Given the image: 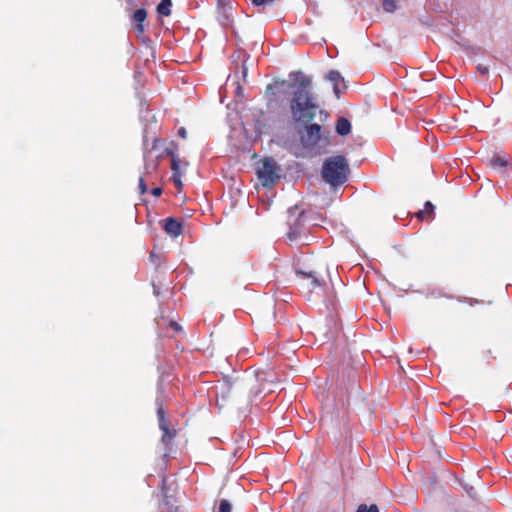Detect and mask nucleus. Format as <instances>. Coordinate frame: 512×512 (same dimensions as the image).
<instances>
[{
  "mask_svg": "<svg viewBox=\"0 0 512 512\" xmlns=\"http://www.w3.org/2000/svg\"><path fill=\"white\" fill-rule=\"evenodd\" d=\"M291 122L298 128H322L329 119L312 91L295 89L288 102Z\"/></svg>",
  "mask_w": 512,
  "mask_h": 512,
  "instance_id": "nucleus-1",
  "label": "nucleus"
},
{
  "mask_svg": "<svg viewBox=\"0 0 512 512\" xmlns=\"http://www.w3.org/2000/svg\"><path fill=\"white\" fill-rule=\"evenodd\" d=\"M301 146L295 151L298 157H313L326 153L335 144L329 135L330 130H299Z\"/></svg>",
  "mask_w": 512,
  "mask_h": 512,
  "instance_id": "nucleus-2",
  "label": "nucleus"
},
{
  "mask_svg": "<svg viewBox=\"0 0 512 512\" xmlns=\"http://www.w3.org/2000/svg\"><path fill=\"white\" fill-rule=\"evenodd\" d=\"M350 173L349 163L342 155L329 157L322 166V178L333 187L343 185Z\"/></svg>",
  "mask_w": 512,
  "mask_h": 512,
  "instance_id": "nucleus-3",
  "label": "nucleus"
},
{
  "mask_svg": "<svg viewBox=\"0 0 512 512\" xmlns=\"http://www.w3.org/2000/svg\"><path fill=\"white\" fill-rule=\"evenodd\" d=\"M162 140L158 137L153 136L151 143L147 135L144 136V174L150 175L154 173L159 165V159L163 156V152H159V145Z\"/></svg>",
  "mask_w": 512,
  "mask_h": 512,
  "instance_id": "nucleus-4",
  "label": "nucleus"
},
{
  "mask_svg": "<svg viewBox=\"0 0 512 512\" xmlns=\"http://www.w3.org/2000/svg\"><path fill=\"white\" fill-rule=\"evenodd\" d=\"M256 172L263 186L273 185L279 179V167L272 158H265L260 161Z\"/></svg>",
  "mask_w": 512,
  "mask_h": 512,
  "instance_id": "nucleus-5",
  "label": "nucleus"
},
{
  "mask_svg": "<svg viewBox=\"0 0 512 512\" xmlns=\"http://www.w3.org/2000/svg\"><path fill=\"white\" fill-rule=\"evenodd\" d=\"M307 218L306 212L302 211L297 215L296 207L289 209V231L287 232V237L290 241H295L305 234Z\"/></svg>",
  "mask_w": 512,
  "mask_h": 512,
  "instance_id": "nucleus-6",
  "label": "nucleus"
},
{
  "mask_svg": "<svg viewBox=\"0 0 512 512\" xmlns=\"http://www.w3.org/2000/svg\"><path fill=\"white\" fill-rule=\"evenodd\" d=\"M325 79L331 83L332 85V88H333V91H334V94L339 97L340 94L342 93L343 89L346 88L345 84H344V79L343 77L340 75L339 72L337 71H329L326 75H325Z\"/></svg>",
  "mask_w": 512,
  "mask_h": 512,
  "instance_id": "nucleus-7",
  "label": "nucleus"
},
{
  "mask_svg": "<svg viewBox=\"0 0 512 512\" xmlns=\"http://www.w3.org/2000/svg\"><path fill=\"white\" fill-rule=\"evenodd\" d=\"M164 153L166 155L171 156V169H172V175H178L182 174V169L186 168L188 163L185 161H182L177 154H175L173 149L166 148L164 150Z\"/></svg>",
  "mask_w": 512,
  "mask_h": 512,
  "instance_id": "nucleus-8",
  "label": "nucleus"
},
{
  "mask_svg": "<svg viewBox=\"0 0 512 512\" xmlns=\"http://www.w3.org/2000/svg\"><path fill=\"white\" fill-rule=\"evenodd\" d=\"M158 418H159V428L163 431L162 440L164 442H170L175 437V431L169 430L168 422L165 419L164 411L160 407L157 411Z\"/></svg>",
  "mask_w": 512,
  "mask_h": 512,
  "instance_id": "nucleus-9",
  "label": "nucleus"
},
{
  "mask_svg": "<svg viewBox=\"0 0 512 512\" xmlns=\"http://www.w3.org/2000/svg\"><path fill=\"white\" fill-rule=\"evenodd\" d=\"M164 230L167 234L177 237L182 233V226L176 219L167 218L164 223Z\"/></svg>",
  "mask_w": 512,
  "mask_h": 512,
  "instance_id": "nucleus-10",
  "label": "nucleus"
},
{
  "mask_svg": "<svg viewBox=\"0 0 512 512\" xmlns=\"http://www.w3.org/2000/svg\"><path fill=\"white\" fill-rule=\"evenodd\" d=\"M230 9H231V7H228V6L219 7L217 5V20L223 26H226L230 23V15H229Z\"/></svg>",
  "mask_w": 512,
  "mask_h": 512,
  "instance_id": "nucleus-11",
  "label": "nucleus"
},
{
  "mask_svg": "<svg viewBox=\"0 0 512 512\" xmlns=\"http://www.w3.org/2000/svg\"><path fill=\"white\" fill-rule=\"evenodd\" d=\"M250 58V55L248 53L244 54V59L242 60V63L239 65L238 71H234V77L237 78L238 73L241 74V79L244 83L247 82V76H248V60Z\"/></svg>",
  "mask_w": 512,
  "mask_h": 512,
  "instance_id": "nucleus-12",
  "label": "nucleus"
},
{
  "mask_svg": "<svg viewBox=\"0 0 512 512\" xmlns=\"http://www.w3.org/2000/svg\"><path fill=\"white\" fill-rule=\"evenodd\" d=\"M146 17L147 13L145 9H138L133 14V19L138 23L136 29L139 33L144 31V26L142 23L145 21Z\"/></svg>",
  "mask_w": 512,
  "mask_h": 512,
  "instance_id": "nucleus-13",
  "label": "nucleus"
},
{
  "mask_svg": "<svg viewBox=\"0 0 512 512\" xmlns=\"http://www.w3.org/2000/svg\"><path fill=\"white\" fill-rule=\"evenodd\" d=\"M433 214H434V205L431 202L427 201L425 203L424 209L418 211L416 213V216L420 220H427V219L432 218Z\"/></svg>",
  "mask_w": 512,
  "mask_h": 512,
  "instance_id": "nucleus-14",
  "label": "nucleus"
},
{
  "mask_svg": "<svg viewBox=\"0 0 512 512\" xmlns=\"http://www.w3.org/2000/svg\"><path fill=\"white\" fill-rule=\"evenodd\" d=\"M297 275L302 277L303 279L310 280L311 289L321 286V282L314 272L307 273L304 271H297Z\"/></svg>",
  "mask_w": 512,
  "mask_h": 512,
  "instance_id": "nucleus-15",
  "label": "nucleus"
},
{
  "mask_svg": "<svg viewBox=\"0 0 512 512\" xmlns=\"http://www.w3.org/2000/svg\"><path fill=\"white\" fill-rule=\"evenodd\" d=\"M251 116L255 119L256 128H261L267 125V115L262 110L251 111Z\"/></svg>",
  "mask_w": 512,
  "mask_h": 512,
  "instance_id": "nucleus-16",
  "label": "nucleus"
},
{
  "mask_svg": "<svg viewBox=\"0 0 512 512\" xmlns=\"http://www.w3.org/2000/svg\"><path fill=\"white\" fill-rule=\"evenodd\" d=\"M298 87L296 89H304L305 91H311L309 88L312 84V79L309 76L302 74L301 72L296 73Z\"/></svg>",
  "mask_w": 512,
  "mask_h": 512,
  "instance_id": "nucleus-17",
  "label": "nucleus"
},
{
  "mask_svg": "<svg viewBox=\"0 0 512 512\" xmlns=\"http://www.w3.org/2000/svg\"><path fill=\"white\" fill-rule=\"evenodd\" d=\"M171 0H161L157 6V12L162 16H169L171 14Z\"/></svg>",
  "mask_w": 512,
  "mask_h": 512,
  "instance_id": "nucleus-18",
  "label": "nucleus"
},
{
  "mask_svg": "<svg viewBox=\"0 0 512 512\" xmlns=\"http://www.w3.org/2000/svg\"><path fill=\"white\" fill-rule=\"evenodd\" d=\"M245 53V51L238 50L231 56L232 67L235 72L238 71L239 65L242 63V60L244 59Z\"/></svg>",
  "mask_w": 512,
  "mask_h": 512,
  "instance_id": "nucleus-19",
  "label": "nucleus"
},
{
  "mask_svg": "<svg viewBox=\"0 0 512 512\" xmlns=\"http://www.w3.org/2000/svg\"><path fill=\"white\" fill-rule=\"evenodd\" d=\"M493 167L505 168L508 166V159L505 156L497 155L491 159Z\"/></svg>",
  "mask_w": 512,
  "mask_h": 512,
  "instance_id": "nucleus-20",
  "label": "nucleus"
},
{
  "mask_svg": "<svg viewBox=\"0 0 512 512\" xmlns=\"http://www.w3.org/2000/svg\"><path fill=\"white\" fill-rule=\"evenodd\" d=\"M382 7L386 12L392 13L398 9V0H381Z\"/></svg>",
  "mask_w": 512,
  "mask_h": 512,
  "instance_id": "nucleus-21",
  "label": "nucleus"
},
{
  "mask_svg": "<svg viewBox=\"0 0 512 512\" xmlns=\"http://www.w3.org/2000/svg\"><path fill=\"white\" fill-rule=\"evenodd\" d=\"M334 128H351V122L344 116H340Z\"/></svg>",
  "mask_w": 512,
  "mask_h": 512,
  "instance_id": "nucleus-22",
  "label": "nucleus"
},
{
  "mask_svg": "<svg viewBox=\"0 0 512 512\" xmlns=\"http://www.w3.org/2000/svg\"><path fill=\"white\" fill-rule=\"evenodd\" d=\"M356 512H379V509L376 504H371L370 506L361 504Z\"/></svg>",
  "mask_w": 512,
  "mask_h": 512,
  "instance_id": "nucleus-23",
  "label": "nucleus"
},
{
  "mask_svg": "<svg viewBox=\"0 0 512 512\" xmlns=\"http://www.w3.org/2000/svg\"><path fill=\"white\" fill-rule=\"evenodd\" d=\"M231 504L228 500L222 499L219 503L218 512H231Z\"/></svg>",
  "mask_w": 512,
  "mask_h": 512,
  "instance_id": "nucleus-24",
  "label": "nucleus"
},
{
  "mask_svg": "<svg viewBox=\"0 0 512 512\" xmlns=\"http://www.w3.org/2000/svg\"><path fill=\"white\" fill-rule=\"evenodd\" d=\"M139 189H140L141 194H144L147 192V186L145 184V180H144L143 176H141L139 179Z\"/></svg>",
  "mask_w": 512,
  "mask_h": 512,
  "instance_id": "nucleus-25",
  "label": "nucleus"
},
{
  "mask_svg": "<svg viewBox=\"0 0 512 512\" xmlns=\"http://www.w3.org/2000/svg\"><path fill=\"white\" fill-rule=\"evenodd\" d=\"M276 0H254L255 6H264L274 3Z\"/></svg>",
  "mask_w": 512,
  "mask_h": 512,
  "instance_id": "nucleus-26",
  "label": "nucleus"
},
{
  "mask_svg": "<svg viewBox=\"0 0 512 512\" xmlns=\"http://www.w3.org/2000/svg\"><path fill=\"white\" fill-rule=\"evenodd\" d=\"M265 93L269 95H275L277 93L276 86L274 84L267 85Z\"/></svg>",
  "mask_w": 512,
  "mask_h": 512,
  "instance_id": "nucleus-27",
  "label": "nucleus"
},
{
  "mask_svg": "<svg viewBox=\"0 0 512 512\" xmlns=\"http://www.w3.org/2000/svg\"><path fill=\"white\" fill-rule=\"evenodd\" d=\"M237 86H236V96L237 97H243L244 96V89L243 87L241 86V84L237 81L236 82Z\"/></svg>",
  "mask_w": 512,
  "mask_h": 512,
  "instance_id": "nucleus-28",
  "label": "nucleus"
},
{
  "mask_svg": "<svg viewBox=\"0 0 512 512\" xmlns=\"http://www.w3.org/2000/svg\"><path fill=\"white\" fill-rule=\"evenodd\" d=\"M181 176L182 174H178L177 177L176 175H172L173 182L178 188H181L182 186Z\"/></svg>",
  "mask_w": 512,
  "mask_h": 512,
  "instance_id": "nucleus-29",
  "label": "nucleus"
},
{
  "mask_svg": "<svg viewBox=\"0 0 512 512\" xmlns=\"http://www.w3.org/2000/svg\"><path fill=\"white\" fill-rule=\"evenodd\" d=\"M243 151H249L252 148V143L247 141L245 144L238 146Z\"/></svg>",
  "mask_w": 512,
  "mask_h": 512,
  "instance_id": "nucleus-30",
  "label": "nucleus"
},
{
  "mask_svg": "<svg viewBox=\"0 0 512 512\" xmlns=\"http://www.w3.org/2000/svg\"><path fill=\"white\" fill-rule=\"evenodd\" d=\"M477 69H478V71H479L481 74H484V75H485V74H487V73H488V71H489V70H488V67H487V66H485V65H483V64H478Z\"/></svg>",
  "mask_w": 512,
  "mask_h": 512,
  "instance_id": "nucleus-31",
  "label": "nucleus"
},
{
  "mask_svg": "<svg viewBox=\"0 0 512 512\" xmlns=\"http://www.w3.org/2000/svg\"><path fill=\"white\" fill-rule=\"evenodd\" d=\"M151 194L155 197H159L162 194V188L155 187L151 190Z\"/></svg>",
  "mask_w": 512,
  "mask_h": 512,
  "instance_id": "nucleus-32",
  "label": "nucleus"
},
{
  "mask_svg": "<svg viewBox=\"0 0 512 512\" xmlns=\"http://www.w3.org/2000/svg\"><path fill=\"white\" fill-rule=\"evenodd\" d=\"M233 131L237 133V137H246L247 132H248V130H242V129L233 130Z\"/></svg>",
  "mask_w": 512,
  "mask_h": 512,
  "instance_id": "nucleus-33",
  "label": "nucleus"
},
{
  "mask_svg": "<svg viewBox=\"0 0 512 512\" xmlns=\"http://www.w3.org/2000/svg\"><path fill=\"white\" fill-rule=\"evenodd\" d=\"M228 4H229L228 0H217V5L219 7H221V6H228Z\"/></svg>",
  "mask_w": 512,
  "mask_h": 512,
  "instance_id": "nucleus-34",
  "label": "nucleus"
},
{
  "mask_svg": "<svg viewBox=\"0 0 512 512\" xmlns=\"http://www.w3.org/2000/svg\"><path fill=\"white\" fill-rule=\"evenodd\" d=\"M351 130H336V132L338 133V135L340 136H346L349 134Z\"/></svg>",
  "mask_w": 512,
  "mask_h": 512,
  "instance_id": "nucleus-35",
  "label": "nucleus"
},
{
  "mask_svg": "<svg viewBox=\"0 0 512 512\" xmlns=\"http://www.w3.org/2000/svg\"><path fill=\"white\" fill-rule=\"evenodd\" d=\"M179 131V136L182 137V138H186V130H178Z\"/></svg>",
  "mask_w": 512,
  "mask_h": 512,
  "instance_id": "nucleus-36",
  "label": "nucleus"
},
{
  "mask_svg": "<svg viewBox=\"0 0 512 512\" xmlns=\"http://www.w3.org/2000/svg\"><path fill=\"white\" fill-rule=\"evenodd\" d=\"M171 326L175 329V330H180L181 327L176 323V322H172L171 323Z\"/></svg>",
  "mask_w": 512,
  "mask_h": 512,
  "instance_id": "nucleus-37",
  "label": "nucleus"
},
{
  "mask_svg": "<svg viewBox=\"0 0 512 512\" xmlns=\"http://www.w3.org/2000/svg\"><path fill=\"white\" fill-rule=\"evenodd\" d=\"M251 1H252V3L254 4V0H251Z\"/></svg>",
  "mask_w": 512,
  "mask_h": 512,
  "instance_id": "nucleus-38",
  "label": "nucleus"
}]
</instances>
